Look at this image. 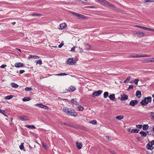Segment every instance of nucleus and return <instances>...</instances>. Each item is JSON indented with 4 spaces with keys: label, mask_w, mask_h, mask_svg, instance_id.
<instances>
[{
    "label": "nucleus",
    "mask_w": 154,
    "mask_h": 154,
    "mask_svg": "<svg viewBox=\"0 0 154 154\" xmlns=\"http://www.w3.org/2000/svg\"><path fill=\"white\" fill-rule=\"evenodd\" d=\"M152 97L150 96L145 97L143 100H142L140 102V103L143 106H146L149 103H151L152 101Z\"/></svg>",
    "instance_id": "f257e3e1"
},
{
    "label": "nucleus",
    "mask_w": 154,
    "mask_h": 154,
    "mask_svg": "<svg viewBox=\"0 0 154 154\" xmlns=\"http://www.w3.org/2000/svg\"><path fill=\"white\" fill-rule=\"evenodd\" d=\"M63 111L67 115L71 116H73L75 117L77 116V113L75 112L74 110L72 109H69L68 108H66L63 109Z\"/></svg>",
    "instance_id": "f03ea898"
},
{
    "label": "nucleus",
    "mask_w": 154,
    "mask_h": 154,
    "mask_svg": "<svg viewBox=\"0 0 154 154\" xmlns=\"http://www.w3.org/2000/svg\"><path fill=\"white\" fill-rule=\"evenodd\" d=\"M69 13L74 15L78 19H83L86 18L85 16L78 13L73 12L71 11H69Z\"/></svg>",
    "instance_id": "7ed1b4c3"
},
{
    "label": "nucleus",
    "mask_w": 154,
    "mask_h": 154,
    "mask_svg": "<svg viewBox=\"0 0 154 154\" xmlns=\"http://www.w3.org/2000/svg\"><path fill=\"white\" fill-rule=\"evenodd\" d=\"M76 62L75 60H73V58H69L66 62V64L69 65H72L74 64Z\"/></svg>",
    "instance_id": "20e7f679"
},
{
    "label": "nucleus",
    "mask_w": 154,
    "mask_h": 154,
    "mask_svg": "<svg viewBox=\"0 0 154 154\" xmlns=\"http://www.w3.org/2000/svg\"><path fill=\"white\" fill-rule=\"evenodd\" d=\"M103 92V91L101 90H98V91H94L92 93V95L93 97H98Z\"/></svg>",
    "instance_id": "39448f33"
},
{
    "label": "nucleus",
    "mask_w": 154,
    "mask_h": 154,
    "mask_svg": "<svg viewBox=\"0 0 154 154\" xmlns=\"http://www.w3.org/2000/svg\"><path fill=\"white\" fill-rule=\"evenodd\" d=\"M138 103V101L137 100H132L129 103V105L132 106H134L135 105L137 104Z\"/></svg>",
    "instance_id": "423d86ee"
},
{
    "label": "nucleus",
    "mask_w": 154,
    "mask_h": 154,
    "mask_svg": "<svg viewBox=\"0 0 154 154\" xmlns=\"http://www.w3.org/2000/svg\"><path fill=\"white\" fill-rule=\"evenodd\" d=\"M76 88L74 86H70L68 88V89L66 90V91L69 92H73L76 90Z\"/></svg>",
    "instance_id": "0eeeda50"
},
{
    "label": "nucleus",
    "mask_w": 154,
    "mask_h": 154,
    "mask_svg": "<svg viewBox=\"0 0 154 154\" xmlns=\"http://www.w3.org/2000/svg\"><path fill=\"white\" fill-rule=\"evenodd\" d=\"M149 142L146 145V148L149 150H152L154 149V147Z\"/></svg>",
    "instance_id": "6e6552de"
},
{
    "label": "nucleus",
    "mask_w": 154,
    "mask_h": 154,
    "mask_svg": "<svg viewBox=\"0 0 154 154\" xmlns=\"http://www.w3.org/2000/svg\"><path fill=\"white\" fill-rule=\"evenodd\" d=\"M24 64L23 63H15L14 66L15 67L17 68L22 67L23 66Z\"/></svg>",
    "instance_id": "1a4fd4ad"
},
{
    "label": "nucleus",
    "mask_w": 154,
    "mask_h": 154,
    "mask_svg": "<svg viewBox=\"0 0 154 154\" xmlns=\"http://www.w3.org/2000/svg\"><path fill=\"white\" fill-rule=\"evenodd\" d=\"M128 96L126 94H123L122 96L120 99L122 101H124L127 100L128 99Z\"/></svg>",
    "instance_id": "9d476101"
},
{
    "label": "nucleus",
    "mask_w": 154,
    "mask_h": 154,
    "mask_svg": "<svg viewBox=\"0 0 154 154\" xmlns=\"http://www.w3.org/2000/svg\"><path fill=\"white\" fill-rule=\"evenodd\" d=\"M76 146L78 149H80L82 148V143L77 142L76 143Z\"/></svg>",
    "instance_id": "9b49d317"
},
{
    "label": "nucleus",
    "mask_w": 154,
    "mask_h": 154,
    "mask_svg": "<svg viewBox=\"0 0 154 154\" xmlns=\"http://www.w3.org/2000/svg\"><path fill=\"white\" fill-rule=\"evenodd\" d=\"M136 95L138 98L141 97V91L139 90L137 91Z\"/></svg>",
    "instance_id": "f8f14e48"
},
{
    "label": "nucleus",
    "mask_w": 154,
    "mask_h": 154,
    "mask_svg": "<svg viewBox=\"0 0 154 154\" xmlns=\"http://www.w3.org/2000/svg\"><path fill=\"white\" fill-rule=\"evenodd\" d=\"M66 26V25L65 23H62L60 24V29H63L64 27Z\"/></svg>",
    "instance_id": "ddd939ff"
},
{
    "label": "nucleus",
    "mask_w": 154,
    "mask_h": 154,
    "mask_svg": "<svg viewBox=\"0 0 154 154\" xmlns=\"http://www.w3.org/2000/svg\"><path fill=\"white\" fill-rule=\"evenodd\" d=\"M139 134L141 135V137H145L147 135V133L144 131H140Z\"/></svg>",
    "instance_id": "4468645a"
},
{
    "label": "nucleus",
    "mask_w": 154,
    "mask_h": 154,
    "mask_svg": "<svg viewBox=\"0 0 154 154\" xmlns=\"http://www.w3.org/2000/svg\"><path fill=\"white\" fill-rule=\"evenodd\" d=\"M70 102L72 103H73L75 105H78L79 104V103L75 100L74 99H72Z\"/></svg>",
    "instance_id": "2eb2a0df"
},
{
    "label": "nucleus",
    "mask_w": 154,
    "mask_h": 154,
    "mask_svg": "<svg viewBox=\"0 0 154 154\" xmlns=\"http://www.w3.org/2000/svg\"><path fill=\"white\" fill-rule=\"evenodd\" d=\"M86 48L85 49L87 51L90 50H91V46L89 44H86Z\"/></svg>",
    "instance_id": "dca6fc26"
},
{
    "label": "nucleus",
    "mask_w": 154,
    "mask_h": 154,
    "mask_svg": "<svg viewBox=\"0 0 154 154\" xmlns=\"http://www.w3.org/2000/svg\"><path fill=\"white\" fill-rule=\"evenodd\" d=\"M11 86L12 87L15 88H18L19 86L17 85V84L14 83H12L11 84Z\"/></svg>",
    "instance_id": "f3484780"
},
{
    "label": "nucleus",
    "mask_w": 154,
    "mask_h": 154,
    "mask_svg": "<svg viewBox=\"0 0 154 154\" xmlns=\"http://www.w3.org/2000/svg\"><path fill=\"white\" fill-rule=\"evenodd\" d=\"M106 3L108 5L109 7L112 8V9H114L115 8V6L113 4H112L109 2H106Z\"/></svg>",
    "instance_id": "a211bd4d"
},
{
    "label": "nucleus",
    "mask_w": 154,
    "mask_h": 154,
    "mask_svg": "<svg viewBox=\"0 0 154 154\" xmlns=\"http://www.w3.org/2000/svg\"><path fill=\"white\" fill-rule=\"evenodd\" d=\"M109 98L111 100H114L115 98V94H112L110 95L109 96Z\"/></svg>",
    "instance_id": "6ab92c4d"
},
{
    "label": "nucleus",
    "mask_w": 154,
    "mask_h": 154,
    "mask_svg": "<svg viewBox=\"0 0 154 154\" xmlns=\"http://www.w3.org/2000/svg\"><path fill=\"white\" fill-rule=\"evenodd\" d=\"M18 117L20 119L24 121L27 119H26V117L23 116H19Z\"/></svg>",
    "instance_id": "aec40b11"
},
{
    "label": "nucleus",
    "mask_w": 154,
    "mask_h": 154,
    "mask_svg": "<svg viewBox=\"0 0 154 154\" xmlns=\"http://www.w3.org/2000/svg\"><path fill=\"white\" fill-rule=\"evenodd\" d=\"M23 143H21L20 145V148L21 150H23V151H25V150L24 149V147L23 146L24 144Z\"/></svg>",
    "instance_id": "412c9836"
},
{
    "label": "nucleus",
    "mask_w": 154,
    "mask_h": 154,
    "mask_svg": "<svg viewBox=\"0 0 154 154\" xmlns=\"http://www.w3.org/2000/svg\"><path fill=\"white\" fill-rule=\"evenodd\" d=\"M35 106H37L42 108H43L44 106V105L42 104H35Z\"/></svg>",
    "instance_id": "4be33fe9"
},
{
    "label": "nucleus",
    "mask_w": 154,
    "mask_h": 154,
    "mask_svg": "<svg viewBox=\"0 0 154 154\" xmlns=\"http://www.w3.org/2000/svg\"><path fill=\"white\" fill-rule=\"evenodd\" d=\"M26 127L28 128H31V129H35L36 127L34 125H27L26 126Z\"/></svg>",
    "instance_id": "5701e85b"
},
{
    "label": "nucleus",
    "mask_w": 154,
    "mask_h": 154,
    "mask_svg": "<svg viewBox=\"0 0 154 154\" xmlns=\"http://www.w3.org/2000/svg\"><path fill=\"white\" fill-rule=\"evenodd\" d=\"M140 131V130L137 129H133L131 131V133H138Z\"/></svg>",
    "instance_id": "b1692460"
},
{
    "label": "nucleus",
    "mask_w": 154,
    "mask_h": 154,
    "mask_svg": "<svg viewBox=\"0 0 154 154\" xmlns=\"http://www.w3.org/2000/svg\"><path fill=\"white\" fill-rule=\"evenodd\" d=\"M145 34L143 32H141L140 34L137 35V36L139 38H141L144 36Z\"/></svg>",
    "instance_id": "393cba45"
},
{
    "label": "nucleus",
    "mask_w": 154,
    "mask_h": 154,
    "mask_svg": "<svg viewBox=\"0 0 154 154\" xmlns=\"http://www.w3.org/2000/svg\"><path fill=\"white\" fill-rule=\"evenodd\" d=\"M30 100V98L29 97H25L23 98L22 100L23 101H29Z\"/></svg>",
    "instance_id": "a878e982"
},
{
    "label": "nucleus",
    "mask_w": 154,
    "mask_h": 154,
    "mask_svg": "<svg viewBox=\"0 0 154 154\" xmlns=\"http://www.w3.org/2000/svg\"><path fill=\"white\" fill-rule=\"evenodd\" d=\"M13 97V96L12 95H8L5 97V100H10Z\"/></svg>",
    "instance_id": "bb28decb"
},
{
    "label": "nucleus",
    "mask_w": 154,
    "mask_h": 154,
    "mask_svg": "<svg viewBox=\"0 0 154 154\" xmlns=\"http://www.w3.org/2000/svg\"><path fill=\"white\" fill-rule=\"evenodd\" d=\"M78 110L79 111H82L84 109V108L83 106H81L79 105L78 106Z\"/></svg>",
    "instance_id": "cd10ccee"
},
{
    "label": "nucleus",
    "mask_w": 154,
    "mask_h": 154,
    "mask_svg": "<svg viewBox=\"0 0 154 154\" xmlns=\"http://www.w3.org/2000/svg\"><path fill=\"white\" fill-rule=\"evenodd\" d=\"M66 126L71 127H73L75 128H79V126H74L73 125H71L70 124H67V125H66Z\"/></svg>",
    "instance_id": "c85d7f7f"
},
{
    "label": "nucleus",
    "mask_w": 154,
    "mask_h": 154,
    "mask_svg": "<svg viewBox=\"0 0 154 154\" xmlns=\"http://www.w3.org/2000/svg\"><path fill=\"white\" fill-rule=\"evenodd\" d=\"M149 126L148 125H144L143 127V129L144 130H146L148 129Z\"/></svg>",
    "instance_id": "c756f323"
},
{
    "label": "nucleus",
    "mask_w": 154,
    "mask_h": 154,
    "mask_svg": "<svg viewBox=\"0 0 154 154\" xmlns=\"http://www.w3.org/2000/svg\"><path fill=\"white\" fill-rule=\"evenodd\" d=\"M0 112L3 114L6 117H8V116L5 114V112L4 110L2 109H0Z\"/></svg>",
    "instance_id": "7c9ffc66"
},
{
    "label": "nucleus",
    "mask_w": 154,
    "mask_h": 154,
    "mask_svg": "<svg viewBox=\"0 0 154 154\" xmlns=\"http://www.w3.org/2000/svg\"><path fill=\"white\" fill-rule=\"evenodd\" d=\"M109 93L108 92H105L103 94V97L105 98H106L108 96Z\"/></svg>",
    "instance_id": "2f4dec72"
},
{
    "label": "nucleus",
    "mask_w": 154,
    "mask_h": 154,
    "mask_svg": "<svg viewBox=\"0 0 154 154\" xmlns=\"http://www.w3.org/2000/svg\"><path fill=\"white\" fill-rule=\"evenodd\" d=\"M36 63V64H39V65H41L42 64V62L41 60L40 59L38 60H36L35 61Z\"/></svg>",
    "instance_id": "473e14b6"
},
{
    "label": "nucleus",
    "mask_w": 154,
    "mask_h": 154,
    "mask_svg": "<svg viewBox=\"0 0 154 154\" xmlns=\"http://www.w3.org/2000/svg\"><path fill=\"white\" fill-rule=\"evenodd\" d=\"M116 118L117 119L121 120L123 118V116H118L116 117Z\"/></svg>",
    "instance_id": "72a5a7b5"
},
{
    "label": "nucleus",
    "mask_w": 154,
    "mask_h": 154,
    "mask_svg": "<svg viewBox=\"0 0 154 154\" xmlns=\"http://www.w3.org/2000/svg\"><path fill=\"white\" fill-rule=\"evenodd\" d=\"M151 62V60L149 59H146L143 60V62L144 63L150 62Z\"/></svg>",
    "instance_id": "f704fd0d"
},
{
    "label": "nucleus",
    "mask_w": 154,
    "mask_h": 154,
    "mask_svg": "<svg viewBox=\"0 0 154 154\" xmlns=\"http://www.w3.org/2000/svg\"><path fill=\"white\" fill-rule=\"evenodd\" d=\"M32 15L33 16H41V14H38L36 13H34L32 14Z\"/></svg>",
    "instance_id": "c9c22d12"
},
{
    "label": "nucleus",
    "mask_w": 154,
    "mask_h": 154,
    "mask_svg": "<svg viewBox=\"0 0 154 154\" xmlns=\"http://www.w3.org/2000/svg\"><path fill=\"white\" fill-rule=\"evenodd\" d=\"M56 75H58V76H62V75H67V74L65 73H60L58 74H57Z\"/></svg>",
    "instance_id": "e433bc0d"
},
{
    "label": "nucleus",
    "mask_w": 154,
    "mask_h": 154,
    "mask_svg": "<svg viewBox=\"0 0 154 154\" xmlns=\"http://www.w3.org/2000/svg\"><path fill=\"white\" fill-rule=\"evenodd\" d=\"M150 117L151 118V119H153L154 118V113L152 112H150Z\"/></svg>",
    "instance_id": "4c0bfd02"
},
{
    "label": "nucleus",
    "mask_w": 154,
    "mask_h": 154,
    "mask_svg": "<svg viewBox=\"0 0 154 154\" xmlns=\"http://www.w3.org/2000/svg\"><path fill=\"white\" fill-rule=\"evenodd\" d=\"M108 151L109 152L111 153H112V154H116V152L114 150H112L110 149H109Z\"/></svg>",
    "instance_id": "58836bf2"
},
{
    "label": "nucleus",
    "mask_w": 154,
    "mask_h": 154,
    "mask_svg": "<svg viewBox=\"0 0 154 154\" xmlns=\"http://www.w3.org/2000/svg\"><path fill=\"white\" fill-rule=\"evenodd\" d=\"M25 90L26 91H30L32 90V89L31 88L26 87L25 88Z\"/></svg>",
    "instance_id": "ea45409f"
},
{
    "label": "nucleus",
    "mask_w": 154,
    "mask_h": 154,
    "mask_svg": "<svg viewBox=\"0 0 154 154\" xmlns=\"http://www.w3.org/2000/svg\"><path fill=\"white\" fill-rule=\"evenodd\" d=\"M42 146L45 149H47V146L46 145L43 143H42Z\"/></svg>",
    "instance_id": "a19ab883"
},
{
    "label": "nucleus",
    "mask_w": 154,
    "mask_h": 154,
    "mask_svg": "<svg viewBox=\"0 0 154 154\" xmlns=\"http://www.w3.org/2000/svg\"><path fill=\"white\" fill-rule=\"evenodd\" d=\"M139 81V80L138 79H135L134 81V84L136 85H137Z\"/></svg>",
    "instance_id": "79ce46f5"
},
{
    "label": "nucleus",
    "mask_w": 154,
    "mask_h": 154,
    "mask_svg": "<svg viewBox=\"0 0 154 154\" xmlns=\"http://www.w3.org/2000/svg\"><path fill=\"white\" fill-rule=\"evenodd\" d=\"M89 123L94 125H95L97 124V122L95 120H93L91 121V122H89Z\"/></svg>",
    "instance_id": "37998d69"
},
{
    "label": "nucleus",
    "mask_w": 154,
    "mask_h": 154,
    "mask_svg": "<svg viewBox=\"0 0 154 154\" xmlns=\"http://www.w3.org/2000/svg\"><path fill=\"white\" fill-rule=\"evenodd\" d=\"M136 27H137V28H141L143 30H144V28H145V27H143V26H139V25H136Z\"/></svg>",
    "instance_id": "c03bdc74"
},
{
    "label": "nucleus",
    "mask_w": 154,
    "mask_h": 154,
    "mask_svg": "<svg viewBox=\"0 0 154 154\" xmlns=\"http://www.w3.org/2000/svg\"><path fill=\"white\" fill-rule=\"evenodd\" d=\"M76 48V47L74 46L72 48L70 51L72 52H75V48Z\"/></svg>",
    "instance_id": "a18cd8bd"
},
{
    "label": "nucleus",
    "mask_w": 154,
    "mask_h": 154,
    "mask_svg": "<svg viewBox=\"0 0 154 154\" xmlns=\"http://www.w3.org/2000/svg\"><path fill=\"white\" fill-rule=\"evenodd\" d=\"M144 30H146L147 31H152V29H151L149 28L146 27H145Z\"/></svg>",
    "instance_id": "49530a36"
},
{
    "label": "nucleus",
    "mask_w": 154,
    "mask_h": 154,
    "mask_svg": "<svg viewBox=\"0 0 154 154\" xmlns=\"http://www.w3.org/2000/svg\"><path fill=\"white\" fill-rule=\"evenodd\" d=\"M136 126L137 128H138L140 129L142 127V126L141 125H137Z\"/></svg>",
    "instance_id": "de8ad7c7"
},
{
    "label": "nucleus",
    "mask_w": 154,
    "mask_h": 154,
    "mask_svg": "<svg viewBox=\"0 0 154 154\" xmlns=\"http://www.w3.org/2000/svg\"><path fill=\"white\" fill-rule=\"evenodd\" d=\"M150 56V55H149L147 54H144L143 55H142V57H149Z\"/></svg>",
    "instance_id": "09e8293b"
},
{
    "label": "nucleus",
    "mask_w": 154,
    "mask_h": 154,
    "mask_svg": "<svg viewBox=\"0 0 154 154\" xmlns=\"http://www.w3.org/2000/svg\"><path fill=\"white\" fill-rule=\"evenodd\" d=\"M99 1L101 2H103L105 3H106V2H107V1H106L104 0H98Z\"/></svg>",
    "instance_id": "8fccbe9b"
},
{
    "label": "nucleus",
    "mask_w": 154,
    "mask_h": 154,
    "mask_svg": "<svg viewBox=\"0 0 154 154\" xmlns=\"http://www.w3.org/2000/svg\"><path fill=\"white\" fill-rule=\"evenodd\" d=\"M64 45V43H61L60 44L58 45V47L59 48H61Z\"/></svg>",
    "instance_id": "3c124183"
},
{
    "label": "nucleus",
    "mask_w": 154,
    "mask_h": 154,
    "mask_svg": "<svg viewBox=\"0 0 154 154\" xmlns=\"http://www.w3.org/2000/svg\"><path fill=\"white\" fill-rule=\"evenodd\" d=\"M6 66H7V65H6L2 64L1 65V66H0V67L2 68H3Z\"/></svg>",
    "instance_id": "603ef678"
},
{
    "label": "nucleus",
    "mask_w": 154,
    "mask_h": 154,
    "mask_svg": "<svg viewBox=\"0 0 154 154\" xmlns=\"http://www.w3.org/2000/svg\"><path fill=\"white\" fill-rule=\"evenodd\" d=\"M60 124L61 125H67V123L66 122L64 123L63 122H61Z\"/></svg>",
    "instance_id": "864d4df0"
},
{
    "label": "nucleus",
    "mask_w": 154,
    "mask_h": 154,
    "mask_svg": "<svg viewBox=\"0 0 154 154\" xmlns=\"http://www.w3.org/2000/svg\"><path fill=\"white\" fill-rule=\"evenodd\" d=\"M39 58V57L37 56H33V58L35 59H38Z\"/></svg>",
    "instance_id": "5fc2aeb1"
},
{
    "label": "nucleus",
    "mask_w": 154,
    "mask_h": 154,
    "mask_svg": "<svg viewBox=\"0 0 154 154\" xmlns=\"http://www.w3.org/2000/svg\"><path fill=\"white\" fill-rule=\"evenodd\" d=\"M133 85H131L129 86L128 88V89H133Z\"/></svg>",
    "instance_id": "6e6d98bb"
},
{
    "label": "nucleus",
    "mask_w": 154,
    "mask_h": 154,
    "mask_svg": "<svg viewBox=\"0 0 154 154\" xmlns=\"http://www.w3.org/2000/svg\"><path fill=\"white\" fill-rule=\"evenodd\" d=\"M25 72V71L23 70H21L19 71L20 74H22Z\"/></svg>",
    "instance_id": "4d7b16f0"
},
{
    "label": "nucleus",
    "mask_w": 154,
    "mask_h": 154,
    "mask_svg": "<svg viewBox=\"0 0 154 154\" xmlns=\"http://www.w3.org/2000/svg\"><path fill=\"white\" fill-rule=\"evenodd\" d=\"M134 57H142V55H140L138 54H136V56H135Z\"/></svg>",
    "instance_id": "13d9d810"
},
{
    "label": "nucleus",
    "mask_w": 154,
    "mask_h": 154,
    "mask_svg": "<svg viewBox=\"0 0 154 154\" xmlns=\"http://www.w3.org/2000/svg\"><path fill=\"white\" fill-rule=\"evenodd\" d=\"M137 142L140 141L142 140V138L140 137H137Z\"/></svg>",
    "instance_id": "bf43d9fd"
},
{
    "label": "nucleus",
    "mask_w": 154,
    "mask_h": 154,
    "mask_svg": "<svg viewBox=\"0 0 154 154\" xmlns=\"http://www.w3.org/2000/svg\"><path fill=\"white\" fill-rule=\"evenodd\" d=\"M43 108L45 109H49V107L47 106L44 105V108Z\"/></svg>",
    "instance_id": "052dcab7"
},
{
    "label": "nucleus",
    "mask_w": 154,
    "mask_h": 154,
    "mask_svg": "<svg viewBox=\"0 0 154 154\" xmlns=\"http://www.w3.org/2000/svg\"><path fill=\"white\" fill-rule=\"evenodd\" d=\"M136 54H134V55H131V57H133V58L136 57H134L136 56Z\"/></svg>",
    "instance_id": "680f3d73"
},
{
    "label": "nucleus",
    "mask_w": 154,
    "mask_h": 154,
    "mask_svg": "<svg viewBox=\"0 0 154 154\" xmlns=\"http://www.w3.org/2000/svg\"><path fill=\"white\" fill-rule=\"evenodd\" d=\"M130 78H131V77L130 76H128L127 79H126V80H127V81H129V80H130Z\"/></svg>",
    "instance_id": "e2e57ef3"
},
{
    "label": "nucleus",
    "mask_w": 154,
    "mask_h": 154,
    "mask_svg": "<svg viewBox=\"0 0 154 154\" xmlns=\"http://www.w3.org/2000/svg\"><path fill=\"white\" fill-rule=\"evenodd\" d=\"M149 142L152 144V145H154V140H152L151 142Z\"/></svg>",
    "instance_id": "0e129e2a"
},
{
    "label": "nucleus",
    "mask_w": 154,
    "mask_h": 154,
    "mask_svg": "<svg viewBox=\"0 0 154 154\" xmlns=\"http://www.w3.org/2000/svg\"><path fill=\"white\" fill-rule=\"evenodd\" d=\"M33 56L32 55H30L28 57V59H29L30 58H33Z\"/></svg>",
    "instance_id": "69168bd1"
},
{
    "label": "nucleus",
    "mask_w": 154,
    "mask_h": 154,
    "mask_svg": "<svg viewBox=\"0 0 154 154\" xmlns=\"http://www.w3.org/2000/svg\"><path fill=\"white\" fill-rule=\"evenodd\" d=\"M150 0H145L144 2H150Z\"/></svg>",
    "instance_id": "338daca9"
},
{
    "label": "nucleus",
    "mask_w": 154,
    "mask_h": 154,
    "mask_svg": "<svg viewBox=\"0 0 154 154\" xmlns=\"http://www.w3.org/2000/svg\"><path fill=\"white\" fill-rule=\"evenodd\" d=\"M131 130V129L130 128H129L127 129V131L128 132H130V131Z\"/></svg>",
    "instance_id": "774afa93"
}]
</instances>
